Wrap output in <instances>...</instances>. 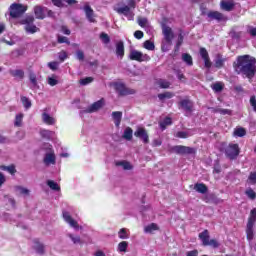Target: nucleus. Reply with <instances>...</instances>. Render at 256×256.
<instances>
[{
  "label": "nucleus",
  "instance_id": "nucleus-45",
  "mask_svg": "<svg viewBox=\"0 0 256 256\" xmlns=\"http://www.w3.org/2000/svg\"><path fill=\"white\" fill-rule=\"evenodd\" d=\"M69 239H71L74 245H81V237L73 234H68Z\"/></svg>",
  "mask_w": 256,
  "mask_h": 256
},
{
  "label": "nucleus",
  "instance_id": "nucleus-30",
  "mask_svg": "<svg viewBox=\"0 0 256 256\" xmlns=\"http://www.w3.org/2000/svg\"><path fill=\"white\" fill-rule=\"evenodd\" d=\"M156 85L160 87V89H169V87H171V83L165 79H158Z\"/></svg>",
  "mask_w": 256,
  "mask_h": 256
},
{
  "label": "nucleus",
  "instance_id": "nucleus-1",
  "mask_svg": "<svg viewBox=\"0 0 256 256\" xmlns=\"http://www.w3.org/2000/svg\"><path fill=\"white\" fill-rule=\"evenodd\" d=\"M234 69L238 75H245L248 79H253L256 73V60L250 55H243L237 58Z\"/></svg>",
  "mask_w": 256,
  "mask_h": 256
},
{
  "label": "nucleus",
  "instance_id": "nucleus-6",
  "mask_svg": "<svg viewBox=\"0 0 256 256\" xmlns=\"http://www.w3.org/2000/svg\"><path fill=\"white\" fill-rule=\"evenodd\" d=\"M46 153L43 158L44 164L49 167V165H55L56 157H55V150H53V146L51 144H46Z\"/></svg>",
  "mask_w": 256,
  "mask_h": 256
},
{
  "label": "nucleus",
  "instance_id": "nucleus-17",
  "mask_svg": "<svg viewBox=\"0 0 256 256\" xmlns=\"http://www.w3.org/2000/svg\"><path fill=\"white\" fill-rule=\"evenodd\" d=\"M200 56L204 61L206 69H211V60L209 59V52H207V49L200 48Z\"/></svg>",
  "mask_w": 256,
  "mask_h": 256
},
{
  "label": "nucleus",
  "instance_id": "nucleus-2",
  "mask_svg": "<svg viewBox=\"0 0 256 256\" xmlns=\"http://www.w3.org/2000/svg\"><path fill=\"white\" fill-rule=\"evenodd\" d=\"M135 7V0H128V6L116 8L115 11H117L119 15H124L125 17H127L128 21H133L135 14L133 13V11H131V9H135Z\"/></svg>",
  "mask_w": 256,
  "mask_h": 256
},
{
  "label": "nucleus",
  "instance_id": "nucleus-46",
  "mask_svg": "<svg viewBox=\"0 0 256 256\" xmlns=\"http://www.w3.org/2000/svg\"><path fill=\"white\" fill-rule=\"evenodd\" d=\"M119 239H129V233L127 232V228H122L118 232Z\"/></svg>",
  "mask_w": 256,
  "mask_h": 256
},
{
  "label": "nucleus",
  "instance_id": "nucleus-53",
  "mask_svg": "<svg viewBox=\"0 0 256 256\" xmlns=\"http://www.w3.org/2000/svg\"><path fill=\"white\" fill-rule=\"evenodd\" d=\"M59 84V80H57L55 77H48V85L50 87H55V85Z\"/></svg>",
  "mask_w": 256,
  "mask_h": 256
},
{
  "label": "nucleus",
  "instance_id": "nucleus-64",
  "mask_svg": "<svg viewBox=\"0 0 256 256\" xmlns=\"http://www.w3.org/2000/svg\"><path fill=\"white\" fill-rule=\"evenodd\" d=\"M248 33L252 36V37H256V27L253 28V27H250L248 29Z\"/></svg>",
  "mask_w": 256,
  "mask_h": 256
},
{
  "label": "nucleus",
  "instance_id": "nucleus-16",
  "mask_svg": "<svg viewBox=\"0 0 256 256\" xmlns=\"http://www.w3.org/2000/svg\"><path fill=\"white\" fill-rule=\"evenodd\" d=\"M63 219L64 221H66V223H68V225H70V227H73V229H79V224L71 217V214H69V212H63Z\"/></svg>",
  "mask_w": 256,
  "mask_h": 256
},
{
  "label": "nucleus",
  "instance_id": "nucleus-7",
  "mask_svg": "<svg viewBox=\"0 0 256 256\" xmlns=\"http://www.w3.org/2000/svg\"><path fill=\"white\" fill-rule=\"evenodd\" d=\"M199 239L200 241H202V245H204V247H213L214 249H217V247H219V242H217V240H209V230H204L203 232H201L199 234Z\"/></svg>",
  "mask_w": 256,
  "mask_h": 256
},
{
  "label": "nucleus",
  "instance_id": "nucleus-8",
  "mask_svg": "<svg viewBox=\"0 0 256 256\" xmlns=\"http://www.w3.org/2000/svg\"><path fill=\"white\" fill-rule=\"evenodd\" d=\"M171 153H176L177 155H195V148L183 145L172 146L170 148Z\"/></svg>",
  "mask_w": 256,
  "mask_h": 256
},
{
  "label": "nucleus",
  "instance_id": "nucleus-42",
  "mask_svg": "<svg viewBox=\"0 0 256 256\" xmlns=\"http://www.w3.org/2000/svg\"><path fill=\"white\" fill-rule=\"evenodd\" d=\"M245 195H247L248 199H251V201H255L256 199V192L252 188H248L245 191Z\"/></svg>",
  "mask_w": 256,
  "mask_h": 256
},
{
  "label": "nucleus",
  "instance_id": "nucleus-47",
  "mask_svg": "<svg viewBox=\"0 0 256 256\" xmlns=\"http://www.w3.org/2000/svg\"><path fill=\"white\" fill-rule=\"evenodd\" d=\"M173 97V93L171 92H164L161 94H158V99H160V101H163V99H171Z\"/></svg>",
  "mask_w": 256,
  "mask_h": 256
},
{
  "label": "nucleus",
  "instance_id": "nucleus-4",
  "mask_svg": "<svg viewBox=\"0 0 256 256\" xmlns=\"http://www.w3.org/2000/svg\"><path fill=\"white\" fill-rule=\"evenodd\" d=\"M27 11V6L19 3H13L9 7V15L11 19H17L21 17V15L25 14Z\"/></svg>",
  "mask_w": 256,
  "mask_h": 256
},
{
  "label": "nucleus",
  "instance_id": "nucleus-11",
  "mask_svg": "<svg viewBox=\"0 0 256 256\" xmlns=\"http://www.w3.org/2000/svg\"><path fill=\"white\" fill-rule=\"evenodd\" d=\"M225 155L228 159H237L239 157V145L238 144H230L225 149Z\"/></svg>",
  "mask_w": 256,
  "mask_h": 256
},
{
  "label": "nucleus",
  "instance_id": "nucleus-63",
  "mask_svg": "<svg viewBox=\"0 0 256 256\" xmlns=\"http://www.w3.org/2000/svg\"><path fill=\"white\" fill-rule=\"evenodd\" d=\"M58 57L60 61H65L67 58V52H60Z\"/></svg>",
  "mask_w": 256,
  "mask_h": 256
},
{
  "label": "nucleus",
  "instance_id": "nucleus-20",
  "mask_svg": "<svg viewBox=\"0 0 256 256\" xmlns=\"http://www.w3.org/2000/svg\"><path fill=\"white\" fill-rule=\"evenodd\" d=\"M116 56L119 59L125 57V44L123 43V41L116 42Z\"/></svg>",
  "mask_w": 256,
  "mask_h": 256
},
{
  "label": "nucleus",
  "instance_id": "nucleus-14",
  "mask_svg": "<svg viewBox=\"0 0 256 256\" xmlns=\"http://www.w3.org/2000/svg\"><path fill=\"white\" fill-rule=\"evenodd\" d=\"M48 11L47 7L44 6L37 5L34 7V15L36 19H45Z\"/></svg>",
  "mask_w": 256,
  "mask_h": 256
},
{
  "label": "nucleus",
  "instance_id": "nucleus-59",
  "mask_svg": "<svg viewBox=\"0 0 256 256\" xmlns=\"http://www.w3.org/2000/svg\"><path fill=\"white\" fill-rule=\"evenodd\" d=\"M48 67L52 69V71H56V69L59 67V64L57 62H49Z\"/></svg>",
  "mask_w": 256,
  "mask_h": 256
},
{
  "label": "nucleus",
  "instance_id": "nucleus-38",
  "mask_svg": "<svg viewBox=\"0 0 256 256\" xmlns=\"http://www.w3.org/2000/svg\"><path fill=\"white\" fill-rule=\"evenodd\" d=\"M34 249L39 255H43L45 253V246L39 242H36L34 245Z\"/></svg>",
  "mask_w": 256,
  "mask_h": 256
},
{
  "label": "nucleus",
  "instance_id": "nucleus-21",
  "mask_svg": "<svg viewBox=\"0 0 256 256\" xmlns=\"http://www.w3.org/2000/svg\"><path fill=\"white\" fill-rule=\"evenodd\" d=\"M135 137H139L143 140V143H149V136L147 135V132L143 128H139L135 133Z\"/></svg>",
  "mask_w": 256,
  "mask_h": 256
},
{
  "label": "nucleus",
  "instance_id": "nucleus-24",
  "mask_svg": "<svg viewBox=\"0 0 256 256\" xmlns=\"http://www.w3.org/2000/svg\"><path fill=\"white\" fill-rule=\"evenodd\" d=\"M208 17L209 19H216V21H225V15L217 11L209 12Z\"/></svg>",
  "mask_w": 256,
  "mask_h": 256
},
{
  "label": "nucleus",
  "instance_id": "nucleus-25",
  "mask_svg": "<svg viewBox=\"0 0 256 256\" xmlns=\"http://www.w3.org/2000/svg\"><path fill=\"white\" fill-rule=\"evenodd\" d=\"M194 189L197 191V193H201L202 195H205V193L208 191L207 186L203 183H196L194 185Z\"/></svg>",
  "mask_w": 256,
  "mask_h": 256
},
{
  "label": "nucleus",
  "instance_id": "nucleus-43",
  "mask_svg": "<svg viewBox=\"0 0 256 256\" xmlns=\"http://www.w3.org/2000/svg\"><path fill=\"white\" fill-rule=\"evenodd\" d=\"M212 89L215 91V93H221V91H223V82L214 83L212 85Z\"/></svg>",
  "mask_w": 256,
  "mask_h": 256
},
{
  "label": "nucleus",
  "instance_id": "nucleus-27",
  "mask_svg": "<svg viewBox=\"0 0 256 256\" xmlns=\"http://www.w3.org/2000/svg\"><path fill=\"white\" fill-rule=\"evenodd\" d=\"M225 61H227V59L223 58L221 54H218L214 60L215 67L221 69V67H223V65L225 64Z\"/></svg>",
  "mask_w": 256,
  "mask_h": 256
},
{
  "label": "nucleus",
  "instance_id": "nucleus-37",
  "mask_svg": "<svg viewBox=\"0 0 256 256\" xmlns=\"http://www.w3.org/2000/svg\"><path fill=\"white\" fill-rule=\"evenodd\" d=\"M47 185L52 189V191H61V187L59 186V184H57V182L53 180H48Z\"/></svg>",
  "mask_w": 256,
  "mask_h": 256
},
{
  "label": "nucleus",
  "instance_id": "nucleus-28",
  "mask_svg": "<svg viewBox=\"0 0 256 256\" xmlns=\"http://www.w3.org/2000/svg\"><path fill=\"white\" fill-rule=\"evenodd\" d=\"M112 117L114 119V123L116 127H119L121 125V119L123 117V113L119 111L113 112Z\"/></svg>",
  "mask_w": 256,
  "mask_h": 256
},
{
  "label": "nucleus",
  "instance_id": "nucleus-50",
  "mask_svg": "<svg viewBox=\"0 0 256 256\" xmlns=\"http://www.w3.org/2000/svg\"><path fill=\"white\" fill-rule=\"evenodd\" d=\"M21 123H23V114H17L15 118L14 125L15 127H21Z\"/></svg>",
  "mask_w": 256,
  "mask_h": 256
},
{
  "label": "nucleus",
  "instance_id": "nucleus-32",
  "mask_svg": "<svg viewBox=\"0 0 256 256\" xmlns=\"http://www.w3.org/2000/svg\"><path fill=\"white\" fill-rule=\"evenodd\" d=\"M247 135V131L243 127H237L234 129V137H245Z\"/></svg>",
  "mask_w": 256,
  "mask_h": 256
},
{
  "label": "nucleus",
  "instance_id": "nucleus-31",
  "mask_svg": "<svg viewBox=\"0 0 256 256\" xmlns=\"http://www.w3.org/2000/svg\"><path fill=\"white\" fill-rule=\"evenodd\" d=\"M9 73L12 77H16L17 79H23V77H25V72L21 69L10 70Z\"/></svg>",
  "mask_w": 256,
  "mask_h": 256
},
{
  "label": "nucleus",
  "instance_id": "nucleus-26",
  "mask_svg": "<svg viewBox=\"0 0 256 256\" xmlns=\"http://www.w3.org/2000/svg\"><path fill=\"white\" fill-rule=\"evenodd\" d=\"M29 79H30V89H39V85L37 84V75L35 73H30L29 74Z\"/></svg>",
  "mask_w": 256,
  "mask_h": 256
},
{
  "label": "nucleus",
  "instance_id": "nucleus-49",
  "mask_svg": "<svg viewBox=\"0 0 256 256\" xmlns=\"http://www.w3.org/2000/svg\"><path fill=\"white\" fill-rule=\"evenodd\" d=\"M247 183H249L250 185H256V171L250 173Z\"/></svg>",
  "mask_w": 256,
  "mask_h": 256
},
{
  "label": "nucleus",
  "instance_id": "nucleus-36",
  "mask_svg": "<svg viewBox=\"0 0 256 256\" xmlns=\"http://www.w3.org/2000/svg\"><path fill=\"white\" fill-rule=\"evenodd\" d=\"M173 123V121L171 120L170 117H166L162 122H160V128L162 129V131H165V129H167L168 125H171Z\"/></svg>",
  "mask_w": 256,
  "mask_h": 256
},
{
  "label": "nucleus",
  "instance_id": "nucleus-15",
  "mask_svg": "<svg viewBox=\"0 0 256 256\" xmlns=\"http://www.w3.org/2000/svg\"><path fill=\"white\" fill-rule=\"evenodd\" d=\"M105 105V99L101 98L100 100L94 102L87 108V113H95V111H99Z\"/></svg>",
  "mask_w": 256,
  "mask_h": 256
},
{
  "label": "nucleus",
  "instance_id": "nucleus-40",
  "mask_svg": "<svg viewBox=\"0 0 256 256\" xmlns=\"http://www.w3.org/2000/svg\"><path fill=\"white\" fill-rule=\"evenodd\" d=\"M21 103L23 105V107L27 110V109H31V100H29V98L22 96L21 97Z\"/></svg>",
  "mask_w": 256,
  "mask_h": 256
},
{
  "label": "nucleus",
  "instance_id": "nucleus-61",
  "mask_svg": "<svg viewBox=\"0 0 256 256\" xmlns=\"http://www.w3.org/2000/svg\"><path fill=\"white\" fill-rule=\"evenodd\" d=\"M138 25L140 27H145L147 25V18H140V19H138Z\"/></svg>",
  "mask_w": 256,
  "mask_h": 256
},
{
  "label": "nucleus",
  "instance_id": "nucleus-3",
  "mask_svg": "<svg viewBox=\"0 0 256 256\" xmlns=\"http://www.w3.org/2000/svg\"><path fill=\"white\" fill-rule=\"evenodd\" d=\"M34 22L35 17L33 16H26L20 21L21 25H24L26 33H29L30 35H33V33H38L39 31V28L34 25Z\"/></svg>",
  "mask_w": 256,
  "mask_h": 256
},
{
  "label": "nucleus",
  "instance_id": "nucleus-35",
  "mask_svg": "<svg viewBox=\"0 0 256 256\" xmlns=\"http://www.w3.org/2000/svg\"><path fill=\"white\" fill-rule=\"evenodd\" d=\"M123 138L126 139V141H131V139H133V129L127 127L124 130Z\"/></svg>",
  "mask_w": 256,
  "mask_h": 256
},
{
  "label": "nucleus",
  "instance_id": "nucleus-55",
  "mask_svg": "<svg viewBox=\"0 0 256 256\" xmlns=\"http://www.w3.org/2000/svg\"><path fill=\"white\" fill-rule=\"evenodd\" d=\"M52 3L56 7H65V0H52Z\"/></svg>",
  "mask_w": 256,
  "mask_h": 256
},
{
  "label": "nucleus",
  "instance_id": "nucleus-56",
  "mask_svg": "<svg viewBox=\"0 0 256 256\" xmlns=\"http://www.w3.org/2000/svg\"><path fill=\"white\" fill-rule=\"evenodd\" d=\"M58 43H66L69 45L71 42L69 41V38L65 36H58Z\"/></svg>",
  "mask_w": 256,
  "mask_h": 256
},
{
  "label": "nucleus",
  "instance_id": "nucleus-48",
  "mask_svg": "<svg viewBox=\"0 0 256 256\" xmlns=\"http://www.w3.org/2000/svg\"><path fill=\"white\" fill-rule=\"evenodd\" d=\"M1 169H3V171H8V173H10V175H15V173L17 172V170L15 169V166H1Z\"/></svg>",
  "mask_w": 256,
  "mask_h": 256
},
{
  "label": "nucleus",
  "instance_id": "nucleus-18",
  "mask_svg": "<svg viewBox=\"0 0 256 256\" xmlns=\"http://www.w3.org/2000/svg\"><path fill=\"white\" fill-rule=\"evenodd\" d=\"M220 7L223 11H233L235 9V1L233 0H222L220 2Z\"/></svg>",
  "mask_w": 256,
  "mask_h": 256
},
{
  "label": "nucleus",
  "instance_id": "nucleus-12",
  "mask_svg": "<svg viewBox=\"0 0 256 256\" xmlns=\"http://www.w3.org/2000/svg\"><path fill=\"white\" fill-rule=\"evenodd\" d=\"M162 33L164 35V39H165L166 43L171 45L173 38L175 37V34H173V29H171V27L163 24L162 25Z\"/></svg>",
  "mask_w": 256,
  "mask_h": 256
},
{
  "label": "nucleus",
  "instance_id": "nucleus-39",
  "mask_svg": "<svg viewBox=\"0 0 256 256\" xmlns=\"http://www.w3.org/2000/svg\"><path fill=\"white\" fill-rule=\"evenodd\" d=\"M159 226L157 224L152 223L144 228L145 233H153V231H157Z\"/></svg>",
  "mask_w": 256,
  "mask_h": 256
},
{
  "label": "nucleus",
  "instance_id": "nucleus-9",
  "mask_svg": "<svg viewBox=\"0 0 256 256\" xmlns=\"http://www.w3.org/2000/svg\"><path fill=\"white\" fill-rule=\"evenodd\" d=\"M129 59L131 61H138L139 63H143L144 61H151V57H149V55L143 54L137 50L130 51Z\"/></svg>",
  "mask_w": 256,
  "mask_h": 256
},
{
  "label": "nucleus",
  "instance_id": "nucleus-62",
  "mask_svg": "<svg viewBox=\"0 0 256 256\" xmlns=\"http://www.w3.org/2000/svg\"><path fill=\"white\" fill-rule=\"evenodd\" d=\"M250 105L253 107V110L256 111V99L255 96H251L250 98Z\"/></svg>",
  "mask_w": 256,
  "mask_h": 256
},
{
  "label": "nucleus",
  "instance_id": "nucleus-10",
  "mask_svg": "<svg viewBox=\"0 0 256 256\" xmlns=\"http://www.w3.org/2000/svg\"><path fill=\"white\" fill-rule=\"evenodd\" d=\"M80 9L84 11L86 19L89 21V23H97V16L95 15V11H93V8H91L87 2H85L84 6L80 7Z\"/></svg>",
  "mask_w": 256,
  "mask_h": 256
},
{
  "label": "nucleus",
  "instance_id": "nucleus-54",
  "mask_svg": "<svg viewBox=\"0 0 256 256\" xmlns=\"http://www.w3.org/2000/svg\"><path fill=\"white\" fill-rule=\"evenodd\" d=\"M119 165H121L123 169H125L126 171L133 169V166H131V163L126 161L120 162Z\"/></svg>",
  "mask_w": 256,
  "mask_h": 256
},
{
  "label": "nucleus",
  "instance_id": "nucleus-51",
  "mask_svg": "<svg viewBox=\"0 0 256 256\" xmlns=\"http://www.w3.org/2000/svg\"><path fill=\"white\" fill-rule=\"evenodd\" d=\"M79 83L82 86L89 85V83H93V77L82 78L80 79Z\"/></svg>",
  "mask_w": 256,
  "mask_h": 256
},
{
  "label": "nucleus",
  "instance_id": "nucleus-23",
  "mask_svg": "<svg viewBox=\"0 0 256 256\" xmlns=\"http://www.w3.org/2000/svg\"><path fill=\"white\" fill-rule=\"evenodd\" d=\"M40 135L43 139H47L48 141H51L53 137H55V132L47 129H41L40 130Z\"/></svg>",
  "mask_w": 256,
  "mask_h": 256
},
{
  "label": "nucleus",
  "instance_id": "nucleus-34",
  "mask_svg": "<svg viewBox=\"0 0 256 256\" xmlns=\"http://www.w3.org/2000/svg\"><path fill=\"white\" fill-rule=\"evenodd\" d=\"M15 190L17 191V193H19V195H23L24 197H29V189L23 187V186H16Z\"/></svg>",
  "mask_w": 256,
  "mask_h": 256
},
{
  "label": "nucleus",
  "instance_id": "nucleus-52",
  "mask_svg": "<svg viewBox=\"0 0 256 256\" xmlns=\"http://www.w3.org/2000/svg\"><path fill=\"white\" fill-rule=\"evenodd\" d=\"M127 242L123 241V242H120L118 244V250L121 252V253H125V251H127Z\"/></svg>",
  "mask_w": 256,
  "mask_h": 256
},
{
  "label": "nucleus",
  "instance_id": "nucleus-57",
  "mask_svg": "<svg viewBox=\"0 0 256 256\" xmlns=\"http://www.w3.org/2000/svg\"><path fill=\"white\" fill-rule=\"evenodd\" d=\"M76 57L79 61H83L85 59V54L83 53V51L78 50L76 52Z\"/></svg>",
  "mask_w": 256,
  "mask_h": 256
},
{
  "label": "nucleus",
  "instance_id": "nucleus-41",
  "mask_svg": "<svg viewBox=\"0 0 256 256\" xmlns=\"http://www.w3.org/2000/svg\"><path fill=\"white\" fill-rule=\"evenodd\" d=\"M144 49H147L148 51H155V43H153L150 40H146L143 44Z\"/></svg>",
  "mask_w": 256,
  "mask_h": 256
},
{
  "label": "nucleus",
  "instance_id": "nucleus-44",
  "mask_svg": "<svg viewBox=\"0 0 256 256\" xmlns=\"http://www.w3.org/2000/svg\"><path fill=\"white\" fill-rule=\"evenodd\" d=\"M100 39L102 43H104V45H109V43L111 42V38L109 37V35L104 32L100 34Z\"/></svg>",
  "mask_w": 256,
  "mask_h": 256
},
{
  "label": "nucleus",
  "instance_id": "nucleus-13",
  "mask_svg": "<svg viewBox=\"0 0 256 256\" xmlns=\"http://www.w3.org/2000/svg\"><path fill=\"white\" fill-rule=\"evenodd\" d=\"M115 89L119 93V95H134L135 90L131 88H127L123 83H116Z\"/></svg>",
  "mask_w": 256,
  "mask_h": 256
},
{
  "label": "nucleus",
  "instance_id": "nucleus-33",
  "mask_svg": "<svg viewBox=\"0 0 256 256\" xmlns=\"http://www.w3.org/2000/svg\"><path fill=\"white\" fill-rule=\"evenodd\" d=\"M182 61L188 65V67H192L193 65V57L190 54L184 53L182 54Z\"/></svg>",
  "mask_w": 256,
  "mask_h": 256
},
{
  "label": "nucleus",
  "instance_id": "nucleus-29",
  "mask_svg": "<svg viewBox=\"0 0 256 256\" xmlns=\"http://www.w3.org/2000/svg\"><path fill=\"white\" fill-rule=\"evenodd\" d=\"M193 135V132L191 130L188 131H179L176 132L175 137L178 139H187L188 137H191Z\"/></svg>",
  "mask_w": 256,
  "mask_h": 256
},
{
  "label": "nucleus",
  "instance_id": "nucleus-58",
  "mask_svg": "<svg viewBox=\"0 0 256 256\" xmlns=\"http://www.w3.org/2000/svg\"><path fill=\"white\" fill-rule=\"evenodd\" d=\"M216 111L217 113H220V115H231V110L229 109H218Z\"/></svg>",
  "mask_w": 256,
  "mask_h": 256
},
{
  "label": "nucleus",
  "instance_id": "nucleus-60",
  "mask_svg": "<svg viewBox=\"0 0 256 256\" xmlns=\"http://www.w3.org/2000/svg\"><path fill=\"white\" fill-rule=\"evenodd\" d=\"M135 39H143V31L137 30L134 32Z\"/></svg>",
  "mask_w": 256,
  "mask_h": 256
},
{
  "label": "nucleus",
  "instance_id": "nucleus-19",
  "mask_svg": "<svg viewBox=\"0 0 256 256\" xmlns=\"http://www.w3.org/2000/svg\"><path fill=\"white\" fill-rule=\"evenodd\" d=\"M180 106L186 113L193 112V102L189 99H184L180 101Z\"/></svg>",
  "mask_w": 256,
  "mask_h": 256
},
{
  "label": "nucleus",
  "instance_id": "nucleus-5",
  "mask_svg": "<svg viewBox=\"0 0 256 256\" xmlns=\"http://www.w3.org/2000/svg\"><path fill=\"white\" fill-rule=\"evenodd\" d=\"M255 221H256V208L251 210L250 216L248 218V223L246 227V235H247L248 241H253V236H254L253 227L255 225Z\"/></svg>",
  "mask_w": 256,
  "mask_h": 256
},
{
  "label": "nucleus",
  "instance_id": "nucleus-22",
  "mask_svg": "<svg viewBox=\"0 0 256 256\" xmlns=\"http://www.w3.org/2000/svg\"><path fill=\"white\" fill-rule=\"evenodd\" d=\"M42 121L45 123V125H55V123H57V120H55V118H53L47 112L42 113Z\"/></svg>",
  "mask_w": 256,
  "mask_h": 256
}]
</instances>
